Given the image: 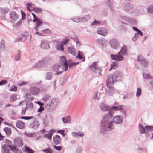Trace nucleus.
I'll return each mask as SVG.
<instances>
[{"label":"nucleus","mask_w":153,"mask_h":153,"mask_svg":"<svg viewBox=\"0 0 153 153\" xmlns=\"http://www.w3.org/2000/svg\"><path fill=\"white\" fill-rule=\"evenodd\" d=\"M138 128L139 132L141 134H144L145 133V131L144 128L140 124L138 126Z\"/></svg>","instance_id":"473e14b6"},{"label":"nucleus","mask_w":153,"mask_h":153,"mask_svg":"<svg viewBox=\"0 0 153 153\" xmlns=\"http://www.w3.org/2000/svg\"><path fill=\"white\" fill-rule=\"evenodd\" d=\"M53 77V73L51 72H48L46 74L45 79L46 80H51L52 79Z\"/></svg>","instance_id":"cd10ccee"},{"label":"nucleus","mask_w":153,"mask_h":153,"mask_svg":"<svg viewBox=\"0 0 153 153\" xmlns=\"http://www.w3.org/2000/svg\"><path fill=\"white\" fill-rule=\"evenodd\" d=\"M63 122L65 123H70L71 121V117L70 116L63 117L62 118Z\"/></svg>","instance_id":"c85d7f7f"},{"label":"nucleus","mask_w":153,"mask_h":153,"mask_svg":"<svg viewBox=\"0 0 153 153\" xmlns=\"http://www.w3.org/2000/svg\"><path fill=\"white\" fill-rule=\"evenodd\" d=\"M50 98V97L49 95H46L44 96L43 100L44 101H46L49 100Z\"/></svg>","instance_id":"4d7b16f0"},{"label":"nucleus","mask_w":153,"mask_h":153,"mask_svg":"<svg viewBox=\"0 0 153 153\" xmlns=\"http://www.w3.org/2000/svg\"><path fill=\"white\" fill-rule=\"evenodd\" d=\"M112 107V109H113L114 111H116L123 110V107L122 105H118L117 106L114 105Z\"/></svg>","instance_id":"c756f323"},{"label":"nucleus","mask_w":153,"mask_h":153,"mask_svg":"<svg viewBox=\"0 0 153 153\" xmlns=\"http://www.w3.org/2000/svg\"><path fill=\"white\" fill-rule=\"evenodd\" d=\"M25 152V153H34V152L29 147H26Z\"/></svg>","instance_id":"79ce46f5"},{"label":"nucleus","mask_w":153,"mask_h":153,"mask_svg":"<svg viewBox=\"0 0 153 153\" xmlns=\"http://www.w3.org/2000/svg\"><path fill=\"white\" fill-rule=\"evenodd\" d=\"M4 131L7 135L9 136L11 133V129L10 128H5L4 129Z\"/></svg>","instance_id":"4c0bfd02"},{"label":"nucleus","mask_w":153,"mask_h":153,"mask_svg":"<svg viewBox=\"0 0 153 153\" xmlns=\"http://www.w3.org/2000/svg\"><path fill=\"white\" fill-rule=\"evenodd\" d=\"M61 67V65H60L58 64H55L53 66L52 69L54 71H56V73L59 72H57L58 71H60L62 70Z\"/></svg>","instance_id":"b1692460"},{"label":"nucleus","mask_w":153,"mask_h":153,"mask_svg":"<svg viewBox=\"0 0 153 153\" xmlns=\"http://www.w3.org/2000/svg\"><path fill=\"white\" fill-rule=\"evenodd\" d=\"M39 126V122L37 121H35L30 125L29 127L30 128L36 129L38 128Z\"/></svg>","instance_id":"6ab92c4d"},{"label":"nucleus","mask_w":153,"mask_h":153,"mask_svg":"<svg viewBox=\"0 0 153 153\" xmlns=\"http://www.w3.org/2000/svg\"><path fill=\"white\" fill-rule=\"evenodd\" d=\"M11 150L14 152V153H22L20 150L17 149L15 146L11 147Z\"/></svg>","instance_id":"a18cd8bd"},{"label":"nucleus","mask_w":153,"mask_h":153,"mask_svg":"<svg viewBox=\"0 0 153 153\" xmlns=\"http://www.w3.org/2000/svg\"><path fill=\"white\" fill-rule=\"evenodd\" d=\"M33 116H26V117H22L21 118L22 119H24L25 120H30L33 119Z\"/></svg>","instance_id":"13d9d810"},{"label":"nucleus","mask_w":153,"mask_h":153,"mask_svg":"<svg viewBox=\"0 0 153 153\" xmlns=\"http://www.w3.org/2000/svg\"><path fill=\"white\" fill-rule=\"evenodd\" d=\"M120 17L121 19L124 20L130 23L133 25L136 24V22L134 19L130 18L126 16H124L120 15Z\"/></svg>","instance_id":"6e6552de"},{"label":"nucleus","mask_w":153,"mask_h":153,"mask_svg":"<svg viewBox=\"0 0 153 153\" xmlns=\"http://www.w3.org/2000/svg\"><path fill=\"white\" fill-rule=\"evenodd\" d=\"M27 37V34L22 35L21 37L17 39V40L19 42L24 41L26 40Z\"/></svg>","instance_id":"2f4dec72"},{"label":"nucleus","mask_w":153,"mask_h":153,"mask_svg":"<svg viewBox=\"0 0 153 153\" xmlns=\"http://www.w3.org/2000/svg\"><path fill=\"white\" fill-rule=\"evenodd\" d=\"M71 20L75 22L78 23L82 22V17H74L72 18L71 19Z\"/></svg>","instance_id":"58836bf2"},{"label":"nucleus","mask_w":153,"mask_h":153,"mask_svg":"<svg viewBox=\"0 0 153 153\" xmlns=\"http://www.w3.org/2000/svg\"><path fill=\"white\" fill-rule=\"evenodd\" d=\"M132 97V94L131 93H128L126 94H125L123 97L124 99L126 98H130Z\"/></svg>","instance_id":"49530a36"},{"label":"nucleus","mask_w":153,"mask_h":153,"mask_svg":"<svg viewBox=\"0 0 153 153\" xmlns=\"http://www.w3.org/2000/svg\"><path fill=\"white\" fill-rule=\"evenodd\" d=\"M145 128L146 130L149 131H153V126H146Z\"/></svg>","instance_id":"864d4df0"},{"label":"nucleus","mask_w":153,"mask_h":153,"mask_svg":"<svg viewBox=\"0 0 153 153\" xmlns=\"http://www.w3.org/2000/svg\"><path fill=\"white\" fill-rule=\"evenodd\" d=\"M113 111L114 110L112 109V107L109 108L108 114L104 115L101 122L100 130H101V129L104 130V129H105V126H106L107 123L110 120V119L113 118L114 117V112Z\"/></svg>","instance_id":"f03ea898"},{"label":"nucleus","mask_w":153,"mask_h":153,"mask_svg":"<svg viewBox=\"0 0 153 153\" xmlns=\"http://www.w3.org/2000/svg\"><path fill=\"white\" fill-rule=\"evenodd\" d=\"M27 83V82L24 81H19L18 82V85L19 86H21L25 85Z\"/></svg>","instance_id":"680f3d73"},{"label":"nucleus","mask_w":153,"mask_h":153,"mask_svg":"<svg viewBox=\"0 0 153 153\" xmlns=\"http://www.w3.org/2000/svg\"><path fill=\"white\" fill-rule=\"evenodd\" d=\"M118 66L117 62L116 61L114 62L111 64V67L109 70H110L112 69H116Z\"/></svg>","instance_id":"ea45409f"},{"label":"nucleus","mask_w":153,"mask_h":153,"mask_svg":"<svg viewBox=\"0 0 153 153\" xmlns=\"http://www.w3.org/2000/svg\"><path fill=\"white\" fill-rule=\"evenodd\" d=\"M141 94V89L140 88H137L136 93V96L139 97Z\"/></svg>","instance_id":"5fc2aeb1"},{"label":"nucleus","mask_w":153,"mask_h":153,"mask_svg":"<svg viewBox=\"0 0 153 153\" xmlns=\"http://www.w3.org/2000/svg\"><path fill=\"white\" fill-rule=\"evenodd\" d=\"M20 52L18 51L17 52V54L15 56V61H17L19 60L20 57Z\"/></svg>","instance_id":"603ef678"},{"label":"nucleus","mask_w":153,"mask_h":153,"mask_svg":"<svg viewBox=\"0 0 153 153\" xmlns=\"http://www.w3.org/2000/svg\"><path fill=\"white\" fill-rule=\"evenodd\" d=\"M83 54L81 53L80 51H79L78 53V55L76 56V58H79L80 59H81L82 58H83Z\"/></svg>","instance_id":"8fccbe9b"},{"label":"nucleus","mask_w":153,"mask_h":153,"mask_svg":"<svg viewBox=\"0 0 153 153\" xmlns=\"http://www.w3.org/2000/svg\"><path fill=\"white\" fill-rule=\"evenodd\" d=\"M40 47L44 49H48L50 48V47L48 42L45 40L41 41V43Z\"/></svg>","instance_id":"f8f14e48"},{"label":"nucleus","mask_w":153,"mask_h":153,"mask_svg":"<svg viewBox=\"0 0 153 153\" xmlns=\"http://www.w3.org/2000/svg\"><path fill=\"white\" fill-rule=\"evenodd\" d=\"M52 135L53 133L50 132L48 134L43 135V137L47 138L50 140H51L52 136Z\"/></svg>","instance_id":"f704fd0d"},{"label":"nucleus","mask_w":153,"mask_h":153,"mask_svg":"<svg viewBox=\"0 0 153 153\" xmlns=\"http://www.w3.org/2000/svg\"><path fill=\"white\" fill-rule=\"evenodd\" d=\"M106 4L109 8L111 12H114V6L112 2L111 1V0H108Z\"/></svg>","instance_id":"412c9836"},{"label":"nucleus","mask_w":153,"mask_h":153,"mask_svg":"<svg viewBox=\"0 0 153 153\" xmlns=\"http://www.w3.org/2000/svg\"><path fill=\"white\" fill-rule=\"evenodd\" d=\"M17 90V88L15 86L13 85L10 87V91H16Z\"/></svg>","instance_id":"e2e57ef3"},{"label":"nucleus","mask_w":153,"mask_h":153,"mask_svg":"<svg viewBox=\"0 0 153 153\" xmlns=\"http://www.w3.org/2000/svg\"><path fill=\"white\" fill-rule=\"evenodd\" d=\"M110 44L112 48L114 49H117L119 46L118 41L116 39H112L110 41Z\"/></svg>","instance_id":"9b49d317"},{"label":"nucleus","mask_w":153,"mask_h":153,"mask_svg":"<svg viewBox=\"0 0 153 153\" xmlns=\"http://www.w3.org/2000/svg\"><path fill=\"white\" fill-rule=\"evenodd\" d=\"M71 135L75 138H78V137H82L84 136V134L82 132H73Z\"/></svg>","instance_id":"4be33fe9"},{"label":"nucleus","mask_w":153,"mask_h":153,"mask_svg":"<svg viewBox=\"0 0 153 153\" xmlns=\"http://www.w3.org/2000/svg\"><path fill=\"white\" fill-rule=\"evenodd\" d=\"M55 47L57 50H64L63 45L62 42L57 41L55 43Z\"/></svg>","instance_id":"4468645a"},{"label":"nucleus","mask_w":153,"mask_h":153,"mask_svg":"<svg viewBox=\"0 0 153 153\" xmlns=\"http://www.w3.org/2000/svg\"><path fill=\"white\" fill-rule=\"evenodd\" d=\"M35 22H36V25L34 28L36 31H38L39 30V27L43 23L42 22L40 19L38 18L36 20Z\"/></svg>","instance_id":"f3484780"},{"label":"nucleus","mask_w":153,"mask_h":153,"mask_svg":"<svg viewBox=\"0 0 153 153\" xmlns=\"http://www.w3.org/2000/svg\"><path fill=\"white\" fill-rule=\"evenodd\" d=\"M33 11L36 13H41L42 10L40 8L34 7L33 8Z\"/></svg>","instance_id":"de8ad7c7"},{"label":"nucleus","mask_w":153,"mask_h":153,"mask_svg":"<svg viewBox=\"0 0 153 153\" xmlns=\"http://www.w3.org/2000/svg\"><path fill=\"white\" fill-rule=\"evenodd\" d=\"M123 117L120 115H117L113 117L112 120H110L107 123L105 126L104 130L101 129L100 130V133L104 135L108 133L109 131H111L114 129V123L117 125H120L123 123Z\"/></svg>","instance_id":"f257e3e1"},{"label":"nucleus","mask_w":153,"mask_h":153,"mask_svg":"<svg viewBox=\"0 0 153 153\" xmlns=\"http://www.w3.org/2000/svg\"><path fill=\"white\" fill-rule=\"evenodd\" d=\"M59 103V100L57 99H53L52 100L51 105L54 106L57 105Z\"/></svg>","instance_id":"c9c22d12"},{"label":"nucleus","mask_w":153,"mask_h":153,"mask_svg":"<svg viewBox=\"0 0 153 153\" xmlns=\"http://www.w3.org/2000/svg\"><path fill=\"white\" fill-rule=\"evenodd\" d=\"M90 69L93 71L95 72L96 70L98 69V65L97 62H94L90 66Z\"/></svg>","instance_id":"bb28decb"},{"label":"nucleus","mask_w":153,"mask_h":153,"mask_svg":"<svg viewBox=\"0 0 153 153\" xmlns=\"http://www.w3.org/2000/svg\"><path fill=\"white\" fill-rule=\"evenodd\" d=\"M42 151L45 153H53L54 152V151L52 150L51 148L50 147L46 149L42 150Z\"/></svg>","instance_id":"e433bc0d"},{"label":"nucleus","mask_w":153,"mask_h":153,"mask_svg":"<svg viewBox=\"0 0 153 153\" xmlns=\"http://www.w3.org/2000/svg\"><path fill=\"white\" fill-rule=\"evenodd\" d=\"M17 99L16 95V94H13L10 98V101L11 102H13Z\"/></svg>","instance_id":"09e8293b"},{"label":"nucleus","mask_w":153,"mask_h":153,"mask_svg":"<svg viewBox=\"0 0 153 153\" xmlns=\"http://www.w3.org/2000/svg\"><path fill=\"white\" fill-rule=\"evenodd\" d=\"M143 78L145 79H152L153 77L149 74L145 73L144 72L143 73Z\"/></svg>","instance_id":"7c9ffc66"},{"label":"nucleus","mask_w":153,"mask_h":153,"mask_svg":"<svg viewBox=\"0 0 153 153\" xmlns=\"http://www.w3.org/2000/svg\"><path fill=\"white\" fill-rule=\"evenodd\" d=\"M5 142L7 145H8V147H9L10 149L11 147H14L13 146H11L12 142L10 140L7 139H6Z\"/></svg>","instance_id":"c03bdc74"},{"label":"nucleus","mask_w":153,"mask_h":153,"mask_svg":"<svg viewBox=\"0 0 153 153\" xmlns=\"http://www.w3.org/2000/svg\"><path fill=\"white\" fill-rule=\"evenodd\" d=\"M9 15L11 22L14 23L18 20L19 16L15 12L12 11L10 13Z\"/></svg>","instance_id":"423d86ee"},{"label":"nucleus","mask_w":153,"mask_h":153,"mask_svg":"<svg viewBox=\"0 0 153 153\" xmlns=\"http://www.w3.org/2000/svg\"><path fill=\"white\" fill-rule=\"evenodd\" d=\"M127 54V48L125 46H123L121 48L117 55L111 54V59L114 60L122 61L124 60V57L122 56Z\"/></svg>","instance_id":"7ed1b4c3"},{"label":"nucleus","mask_w":153,"mask_h":153,"mask_svg":"<svg viewBox=\"0 0 153 153\" xmlns=\"http://www.w3.org/2000/svg\"><path fill=\"white\" fill-rule=\"evenodd\" d=\"M61 65L62 66L61 68L62 70L59 72H56L55 74V75H59L61 74L63 71H66L68 68V64L67 62V60L64 56H62L60 58V60Z\"/></svg>","instance_id":"39448f33"},{"label":"nucleus","mask_w":153,"mask_h":153,"mask_svg":"<svg viewBox=\"0 0 153 153\" xmlns=\"http://www.w3.org/2000/svg\"><path fill=\"white\" fill-rule=\"evenodd\" d=\"M32 4L31 3H27L26 4L27 8L28 10L30 12L33 10V8L34 7L32 6Z\"/></svg>","instance_id":"37998d69"},{"label":"nucleus","mask_w":153,"mask_h":153,"mask_svg":"<svg viewBox=\"0 0 153 153\" xmlns=\"http://www.w3.org/2000/svg\"><path fill=\"white\" fill-rule=\"evenodd\" d=\"M7 81L6 80H2L0 82V86L3 85L7 84Z\"/></svg>","instance_id":"69168bd1"},{"label":"nucleus","mask_w":153,"mask_h":153,"mask_svg":"<svg viewBox=\"0 0 153 153\" xmlns=\"http://www.w3.org/2000/svg\"><path fill=\"white\" fill-rule=\"evenodd\" d=\"M25 135L30 137H34V134L33 133H27L26 132L24 133Z\"/></svg>","instance_id":"bf43d9fd"},{"label":"nucleus","mask_w":153,"mask_h":153,"mask_svg":"<svg viewBox=\"0 0 153 153\" xmlns=\"http://www.w3.org/2000/svg\"><path fill=\"white\" fill-rule=\"evenodd\" d=\"M137 61L141 64H143V62H144L145 63V65H148V63L146 61V60L141 55L138 56L137 58Z\"/></svg>","instance_id":"2eb2a0df"},{"label":"nucleus","mask_w":153,"mask_h":153,"mask_svg":"<svg viewBox=\"0 0 153 153\" xmlns=\"http://www.w3.org/2000/svg\"><path fill=\"white\" fill-rule=\"evenodd\" d=\"M9 11V9L7 8H0V11L2 13H7Z\"/></svg>","instance_id":"3c124183"},{"label":"nucleus","mask_w":153,"mask_h":153,"mask_svg":"<svg viewBox=\"0 0 153 153\" xmlns=\"http://www.w3.org/2000/svg\"><path fill=\"white\" fill-rule=\"evenodd\" d=\"M97 32V34L103 36H105L108 33L107 29L104 27H99Z\"/></svg>","instance_id":"0eeeda50"},{"label":"nucleus","mask_w":153,"mask_h":153,"mask_svg":"<svg viewBox=\"0 0 153 153\" xmlns=\"http://www.w3.org/2000/svg\"><path fill=\"white\" fill-rule=\"evenodd\" d=\"M16 125L17 127L20 129H24L25 127L24 123L20 120H18L16 122Z\"/></svg>","instance_id":"dca6fc26"},{"label":"nucleus","mask_w":153,"mask_h":153,"mask_svg":"<svg viewBox=\"0 0 153 153\" xmlns=\"http://www.w3.org/2000/svg\"><path fill=\"white\" fill-rule=\"evenodd\" d=\"M123 8L126 11H129L131 10L133 7V5L131 3H125L122 6Z\"/></svg>","instance_id":"9d476101"},{"label":"nucleus","mask_w":153,"mask_h":153,"mask_svg":"<svg viewBox=\"0 0 153 153\" xmlns=\"http://www.w3.org/2000/svg\"><path fill=\"white\" fill-rule=\"evenodd\" d=\"M40 91L39 89L37 87H32L30 89V92L33 95H37Z\"/></svg>","instance_id":"aec40b11"},{"label":"nucleus","mask_w":153,"mask_h":153,"mask_svg":"<svg viewBox=\"0 0 153 153\" xmlns=\"http://www.w3.org/2000/svg\"><path fill=\"white\" fill-rule=\"evenodd\" d=\"M82 149L81 147H78L75 153H81L82 152Z\"/></svg>","instance_id":"774afa93"},{"label":"nucleus","mask_w":153,"mask_h":153,"mask_svg":"<svg viewBox=\"0 0 153 153\" xmlns=\"http://www.w3.org/2000/svg\"><path fill=\"white\" fill-rule=\"evenodd\" d=\"M100 109L103 111H107L109 108L108 106L105 105L103 102L100 103Z\"/></svg>","instance_id":"5701e85b"},{"label":"nucleus","mask_w":153,"mask_h":153,"mask_svg":"<svg viewBox=\"0 0 153 153\" xmlns=\"http://www.w3.org/2000/svg\"><path fill=\"white\" fill-rule=\"evenodd\" d=\"M97 41L99 43L102 45H103L104 42V40L102 39H98L97 40Z\"/></svg>","instance_id":"052dcab7"},{"label":"nucleus","mask_w":153,"mask_h":153,"mask_svg":"<svg viewBox=\"0 0 153 153\" xmlns=\"http://www.w3.org/2000/svg\"><path fill=\"white\" fill-rule=\"evenodd\" d=\"M4 41L3 40H2L1 42V43L0 45V47L1 49L4 50Z\"/></svg>","instance_id":"0e129e2a"},{"label":"nucleus","mask_w":153,"mask_h":153,"mask_svg":"<svg viewBox=\"0 0 153 153\" xmlns=\"http://www.w3.org/2000/svg\"><path fill=\"white\" fill-rule=\"evenodd\" d=\"M108 89L106 91V95L108 96H113L116 92V90L112 86L108 88Z\"/></svg>","instance_id":"1a4fd4ad"},{"label":"nucleus","mask_w":153,"mask_h":153,"mask_svg":"<svg viewBox=\"0 0 153 153\" xmlns=\"http://www.w3.org/2000/svg\"><path fill=\"white\" fill-rule=\"evenodd\" d=\"M122 73L118 71H116L114 74L113 75L109 76L106 82V85L108 88L111 87L112 86L113 84L116 79H114V77L121 76Z\"/></svg>","instance_id":"20e7f679"},{"label":"nucleus","mask_w":153,"mask_h":153,"mask_svg":"<svg viewBox=\"0 0 153 153\" xmlns=\"http://www.w3.org/2000/svg\"><path fill=\"white\" fill-rule=\"evenodd\" d=\"M46 63V61L45 59H43L38 62L36 65V67L37 68H39L44 66Z\"/></svg>","instance_id":"ddd939ff"},{"label":"nucleus","mask_w":153,"mask_h":153,"mask_svg":"<svg viewBox=\"0 0 153 153\" xmlns=\"http://www.w3.org/2000/svg\"><path fill=\"white\" fill-rule=\"evenodd\" d=\"M53 139L54 143L56 145H58L60 143L61 141V138L60 136L56 135L53 137Z\"/></svg>","instance_id":"393cba45"},{"label":"nucleus","mask_w":153,"mask_h":153,"mask_svg":"<svg viewBox=\"0 0 153 153\" xmlns=\"http://www.w3.org/2000/svg\"><path fill=\"white\" fill-rule=\"evenodd\" d=\"M137 35H139L141 36L143 35L142 32L139 30L137 31V33H135L134 36L132 38V40L133 41H136L138 38V37Z\"/></svg>","instance_id":"a878e982"},{"label":"nucleus","mask_w":153,"mask_h":153,"mask_svg":"<svg viewBox=\"0 0 153 153\" xmlns=\"http://www.w3.org/2000/svg\"><path fill=\"white\" fill-rule=\"evenodd\" d=\"M79 63L78 62H74L73 63H71V64H69L68 65L69 68H71L73 66H75L76 65L79 64Z\"/></svg>","instance_id":"338daca9"},{"label":"nucleus","mask_w":153,"mask_h":153,"mask_svg":"<svg viewBox=\"0 0 153 153\" xmlns=\"http://www.w3.org/2000/svg\"><path fill=\"white\" fill-rule=\"evenodd\" d=\"M67 50L68 53L73 56L76 55V52L75 49L72 47H68L67 48Z\"/></svg>","instance_id":"a211bd4d"},{"label":"nucleus","mask_w":153,"mask_h":153,"mask_svg":"<svg viewBox=\"0 0 153 153\" xmlns=\"http://www.w3.org/2000/svg\"><path fill=\"white\" fill-rule=\"evenodd\" d=\"M146 10L147 13L149 14H153V5L147 7Z\"/></svg>","instance_id":"72a5a7b5"},{"label":"nucleus","mask_w":153,"mask_h":153,"mask_svg":"<svg viewBox=\"0 0 153 153\" xmlns=\"http://www.w3.org/2000/svg\"><path fill=\"white\" fill-rule=\"evenodd\" d=\"M27 109L31 110L33 109V104L32 103L27 104L26 107Z\"/></svg>","instance_id":"a19ab883"},{"label":"nucleus","mask_w":153,"mask_h":153,"mask_svg":"<svg viewBox=\"0 0 153 153\" xmlns=\"http://www.w3.org/2000/svg\"><path fill=\"white\" fill-rule=\"evenodd\" d=\"M90 18V16L88 15L82 17V22L87 21Z\"/></svg>","instance_id":"6e6d98bb"}]
</instances>
